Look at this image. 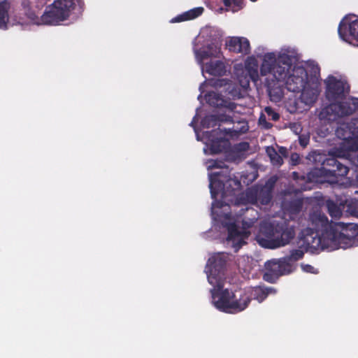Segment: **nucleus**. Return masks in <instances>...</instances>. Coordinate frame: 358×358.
Here are the masks:
<instances>
[{
  "label": "nucleus",
  "instance_id": "nucleus-1",
  "mask_svg": "<svg viewBox=\"0 0 358 358\" xmlns=\"http://www.w3.org/2000/svg\"><path fill=\"white\" fill-rule=\"evenodd\" d=\"M210 289L212 302L214 306L222 312L234 314L245 310L250 303L248 296L241 295V290L238 296L228 289H224L223 280L212 285Z\"/></svg>",
  "mask_w": 358,
  "mask_h": 358
},
{
  "label": "nucleus",
  "instance_id": "nucleus-2",
  "mask_svg": "<svg viewBox=\"0 0 358 358\" xmlns=\"http://www.w3.org/2000/svg\"><path fill=\"white\" fill-rule=\"evenodd\" d=\"M294 236V228L285 222H266L260 226L257 241L265 248L275 249L287 245Z\"/></svg>",
  "mask_w": 358,
  "mask_h": 358
},
{
  "label": "nucleus",
  "instance_id": "nucleus-3",
  "mask_svg": "<svg viewBox=\"0 0 358 358\" xmlns=\"http://www.w3.org/2000/svg\"><path fill=\"white\" fill-rule=\"evenodd\" d=\"M291 62L290 57L286 54L276 57L273 52L266 53L260 68L261 73L263 76L271 74L276 81H284L289 75Z\"/></svg>",
  "mask_w": 358,
  "mask_h": 358
},
{
  "label": "nucleus",
  "instance_id": "nucleus-4",
  "mask_svg": "<svg viewBox=\"0 0 358 358\" xmlns=\"http://www.w3.org/2000/svg\"><path fill=\"white\" fill-rule=\"evenodd\" d=\"M329 227L332 249L347 248L358 245V224L343 222L332 223Z\"/></svg>",
  "mask_w": 358,
  "mask_h": 358
},
{
  "label": "nucleus",
  "instance_id": "nucleus-5",
  "mask_svg": "<svg viewBox=\"0 0 358 358\" xmlns=\"http://www.w3.org/2000/svg\"><path fill=\"white\" fill-rule=\"evenodd\" d=\"M212 166L213 168H221L220 171L213 172L210 173L209 176V187L213 198H215L219 194L220 192H222V195L227 193L229 194H233L235 188L229 189L232 184L236 188L240 187L241 182L237 178H231V174L227 166H222L216 162H214Z\"/></svg>",
  "mask_w": 358,
  "mask_h": 358
},
{
  "label": "nucleus",
  "instance_id": "nucleus-6",
  "mask_svg": "<svg viewBox=\"0 0 358 358\" xmlns=\"http://www.w3.org/2000/svg\"><path fill=\"white\" fill-rule=\"evenodd\" d=\"M319 233L310 228L303 229L299 236V248H303L305 251L319 249L333 250L331 237H334V236L330 234L329 228L321 233L320 235Z\"/></svg>",
  "mask_w": 358,
  "mask_h": 358
},
{
  "label": "nucleus",
  "instance_id": "nucleus-7",
  "mask_svg": "<svg viewBox=\"0 0 358 358\" xmlns=\"http://www.w3.org/2000/svg\"><path fill=\"white\" fill-rule=\"evenodd\" d=\"M80 0H54L46 7L41 16L42 22L45 24H57L67 20L74 9L76 1Z\"/></svg>",
  "mask_w": 358,
  "mask_h": 358
},
{
  "label": "nucleus",
  "instance_id": "nucleus-8",
  "mask_svg": "<svg viewBox=\"0 0 358 358\" xmlns=\"http://www.w3.org/2000/svg\"><path fill=\"white\" fill-rule=\"evenodd\" d=\"M358 111V98L352 97L349 101L331 103L322 109L319 117L328 122H334L338 118L349 116Z\"/></svg>",
  "mask_w": 358,
  "mask_h": 358
},
{
  "label": "nucleus",
  "instance_id": "nucleus-9",
  "mask_svg": "<svg viewBox=\"0 0 358 358\" xmlns=\"http://www.w3.org/2000/svg\"><path fill=\"white\" fill-rule=\"evenodd\" d=\"M278 180L276 176L270 177L264 185H255L245 191V199L252 204L268 205L272 200L273 191Z\"/></svg>",
  "mask_w": 358,
  "mask_h": 358
},
{
  "label": "nucleus",
  "instance_id": "nucleus-10",
  "mask_svg": "<svg viewBox=\"0 0 358 358\" xmlns=\"http://www.w3.org/2000/svg\"><path fill=\"white\" fill-rule=\"evenodd\" d=\"M307 73L303 68H299L294 70L292 74H289L285 80L286 88L289 92L301 93V99L307 104L313 103L316 100V96L313 94L308 98V92L305 91L304 88L307 84Z\"/></svg>",
  "mask_w": 358,
  "mask_h": 358
},
{
  "label": "nucleus",
  "instance_id": "nucleus-11",
  "mask_svg": "<svg viewBox=\"0 0 358 358\" xmlns=\"http://www.w3.org/2000/svg\"><path fill=\"white\" fill-rule=\"evenodd\" d=\"M266 271L264 280L273 282L280 276L289 274L295 269L294 265L284 257L278 260H271L266 264Z\"/></svg>",
  "mask_w": 358,
  "mask_h": 358
},
{
  "label": "nucleus",
  "instance_id": "nucleus-12",
  "mask_svg": "<svg viewBox=\"0 0 358 358\" xmlns=\"http://www.w3.org/2000/svg\"><path fill=\"white\" fill-rule=\"evenodd\" d=\"M227 264V257L223 254H217L208 259V280L210 285L223 280Z\"/></svg>",
  "mask_w": 358,
  "mask_h": 358
},
{
  "label": "nucleus",
  "instance_id": "nucleus-13",
  "mask_svg": "<svg viewBox=\"0 0 358 358\" xmlns=\"http://www.w3.org/2000/svg\"><path fill=\"white\" fill-rule=\"evenodd\" d=\"M326 96L329 101L342 99L349 92L350 86L343 80L330 76L326 80Z\"/></svg>",
  "mask_w": 358,
  "mask_h": 358
},
{
  "label": "nucleus",
  "instance_id": "nucleus-14",
  "mask_svg": "<svg viewBox=\"0 0 358 358\" xmlns=\"http://www.w3.org/2000/svg\"><path fill=\"white\" fill-rule=\"evenodd\" d=\"M229 133V131L227 129L222 130L219 127L204 133L205 137L208 141L207 145L209 147L211 154H219L225 150L227 141L224 136Z\"/></svg>",
  "mask_w": 358,
  "mask_h": 358
},
{
  "label": "nucleus",
  "instance_id": "nucleus-15",
  "mask_svg": "<svg viewBox=\"0 0 358 358\" xmlns=\"http://www.w3.org/2000/svg\"><path fill=\"white\" fill-rule=\"evenodd\" d=\"M224 227L228 231L227 242L231 243L232 247L235 248V251H238L245 243L243 238L247 237L246 233L239 231L235 222L226 223Z\"/></svg>",
  "mask_w": 358,
  "mask_h": 358
},
{
  "label": "nucleus",
  "instance_id": "nucleus-16",
  "mask_svg": "<svg viewBox=\"0 0 358 358\" xmlns=\"http://www.w3.org/2000/svg\"><path fill=\"white\" fill-rule=\"evenodd\" d=\"M309 224L311 226L310 229L315 231L322 233L329 229L334 222H329L327 217L321 211L315 210L309 215Z\"/></svg>",
  "mask_w": 358,
  "mask_h": 358
},
{
  "label": "nucleus",
  "instance_id": "nucleus-17",
  "mask_svg": "<svg viewBox=\"0 0 358 358\" xmlns=\"http://www.w3.org/2000/svg\"><path fill=\"white\" fill-rule=\"evenodd\" d=\"M241 295L248 296L250 302L252 299L257 300L259 303L263 302L270 294H275L276 290L273 287L266 286H257L248 290H241Z\"/></svg>",
  "mask_w": 358,
  "mask_h": 358
},
{
  "label": "nucleus",
  "instance_id": "nucleus-18",
  "mask_svg": "<svg viewBox=\"0 0 358 358\" xmlns=\"http://www.w3.org/2000/svg\"><path fill=\"white\" fill-rule=\"evenodd\" d=\"M227 46L230 52L248 55L250 52V45L248 38L244 37H231Z\"/></svg>",
  "mask_w": 358,
  "mask_h": 358
},
{
  "label": "nucleus",
  "instance_id": "nucleus-19",
  "mask_svg": "<svg viewBox=\"0 0 358 358\" xmlns=\"http://www.w3.org/2000/svg\"><path fill=\"white\" fill-rule=\"evenodd\" d=\"M219 122H231L233 123L234 120L231 116L220 113V114H212L206 115L202 120V125L205 128L215 127L220 126Z\"/></svg>",
  "mask_w": 358,
  "mask_h": 358
},
{
  "label": "nucleus",
  "instance_id": "nucleus-20",
  "mask_svg": "<svg viewBox=\"0 0 358 358\" xmlns=\"http://www.w3.org/2000/svg\"><path fill=\"white\" fill-rule=\"evenodd\" d=\"M219 53L220 48L214 43L208 44L207 46L195 51L196 57L200 63L208 58L217 57Z\"/></svg>",
  "mask_w": 358,
  "mask_h": 358
},
{
  "label": "nucleus",
  "instance_id": "nucleus-21",
  "mask_svg": "<svg viewBox=\"0 0 358 358\" xmlns=\"http://www.w3.org/2000/svg\"><path fill=\"white\" fill-rule=\"evenodd\" d=\"M205 68L206 73L211 76H222L224 75L226 72L224 62L220 60L210 61V62L206 63Z\"/></svg>",
  "mask_w": 358,
  "mask_h": 358
},
{
  "label": "nucleus",
  "instance_id": "nucleus-22",
  "mask_svg": "<svg viewBox=\"0 0 358 358\" xmlns=\"http://www.w3.org/2000/svg\"><path fill=\"white\" fill-rule=\"evenodd\" d=\"M204 8L203 7H196L190 9L171 20L172 22H180L186 20L195 19L200 16L203 13Z\"/></svg>",
  "mask_w": 358,
  "mask_h": 358
},
{
  "label": "nucleus",
  "instance_id": "nucleus-23",
  "mask_svg": "<svg viewBox=\"0 0 358 358\" xmlns=\"http://www.w3.org/2000/svg\"><path fill=\"white\" fill-rule=\"evenodd\" d=\"M9 9L10 3L8 0L0 1V29H7V24L9 20Z\"/></svg>",
  "mask_w": 358,
  "mask_h": 358
},
{
  "label": "nucleus",
  "instance_id": "nucleus-24",
  "mask_svg": "<svg viewBox=\"0 0 358 358\" xmlns=\"http://www.w3.org/2000/svg\"><path fill=\"white\" fill-rule=\"evenodd\" d=\"M285 208L291 215H297L303 208V201L299 199H294L285 203Z\"/></svg>",
  "mask_w": 358,
  "mask_h": 358
},
{
  "label": "nucleus",
  "instance_id": "nucleus-25",
  "mask_svg": "<svg viewBox=\"0 0 358 358\" xmlns=\"http://www.w3.org/2000/svg\"><path fill=\"white\" fill-rule=\"evenodd\" d=\"M207 103L213 107H221L224 105V99H223L220 94L215 92H210L206 95Z\"/></svg>",
  "mask_w": 358,
  "mask_h": 358
},
{
  "label": "nucleus",
  "instance_id": "nucleus-26",
  "mask_svg": "<svg viewBox=\"0 0 358 358\" xmlns=\"http://www.w3.org/2000/svg\"><path fill=\"white\" fill-rule=\"evenodd\" d=\"M328 213L333 218H338L342 215V212L338 205L331 200L327 201Z\"/></svg>",
  "mask_w": 358,
  "mask_h": 358
},
{
  "label": "nucleus",
  "instance_id": "nucleus-27",
  "mask_svg": "<svg viewBox=\"0 0 358 358\" xmlns=\"http://www.w3.org/2000/svg\"><path fill=\"white\" fill-rule=\"evenodd\" d=\"M301 249L302 248L292 250L290 254L287 256H285V257L288 259V261L294 264V262L303 257L304 252Z\"/></svg>",
  "mask_w": 358,
  "mask_h": 358
},
{
  "label": "nucleus",
  "instance_id": "nucleus-28",
  "mask_svg": "<svg viewBox=\"0 0 358 358\" xmlns=\"http://www.w3.org/2000/svg\"><path fill=\"white\" fill-rule=\"evenodd\" d=\"M223 3L224 6L235 12L242 8L243 0H223Z\"/></svg>",
  "mask_w": 358,
  "mask_h": 358
},
{
  "label": "nucleus",
  "instance_id": "nucleus-29",
  "mask_svg": "<svg viewBox=\"0 0 358 358\" xmlns=\"http://www.w3.org/2000/svg\"><path fill=\"white\" fill-rule=\"evenodd\" d=\"M349 36L358 41V20L348 23Z\"/></svg>",
  "mask_w": 358,
  "mask_h": 358
},
{
  "label": "nucleus",
  "instance_id": "nucleus-30",
  "mask_svg": "<svg viewBox=\"0 0 358 358\" xmlns=\"http://www.w3.org/2000/svg\"><path fill=\"white\" fill-rule=\"evenodd\" d=\"M268 155L273 165L281 166L283 164L282 157L278 154L274 148L271 149V151L268 152Z\"/></svg>",
  "mask_w": 358,
  "mask_h": 358
},
{
  "label": "nucleus",
  "instance_id": "nucleus-31",
  "mask_svg": "<svg viewBox=\"0 0 358 358\" xmlns=\"http://www.w3.org/2000/svg\"><path fill=\"white\" fill-rule=\"evenodd\" d=\"M342 157H345V159H350L352 163L358 168V150L347 151L343 153Z\"/></svg>",
  "mask_w": 358,
  "mask_h": 358
},
{
  "label": "nucleus",
  "instance_id": "nucleus-32",
  "mask_svg": "<svg viewBox=\"0 0 358 358\" xmlns=\"http://www.w3.org/2000/svg\"><path fill=\"white\" fill-rule=\"evenodd\" d=\"M246 70L252 81L255 82L258 80L259 74L257 64H254L253 66H250L249 64H247Z\"/></svg>",
  "mask_w": 358,
  "mask_h": 358
},
{
  "label": "nucleus",
  "instance_id": "nucleus-33",
  "mask_svg": "<svg viewBox=\"0 0 358 358\" xmlns=\"http://www.w3.org/2000/svg\"><path fill=\"white\" fill-rule=\"evenodd\" d=\"M338 34L343 39L349 36L348 23L341 21L338 29Z\"/></svg>",
  "mask_w": 358,
  "mask_h": 358
},
{
  "label": "nucleus",
  "instance_id": "nucleus-34",
  "mask_svg": "<svg viewBox=\"0 0 358 358\" xmlns=\"http://www.w3.org/2000/svg\"><path fill=\"white\" fill-rule=\"evenodd\" d=\"M310 141V136L308 134H301L299 136V142L301 147L305 148Z\"/></svg>",
  "mask_w": 358,
  "mask_h": 358
},
{
  "label": "nucleus",
  "instance_id": "nucleus-35",
  "mask_svg": "<svg viewBox=\"0 0 358 358\" xmlns=\"http://www.w3.org/2000/svg\"><path fill=\"white\" fill-rule=\"evenodd\" d=\"M265 111L267 115L271 117L273 121H277L280 118V115L278 113L275 112L271 107H266Z\"/></svg>",
  "mask_w": 358,
  "mask_h": 358
},
{
  "label": "nucleus",
  "instance_id": "nucleus-36",
  "mask_svg": "<svg viewBox=\"0 0 358 358\" xmlns=\"http://www.w3.org/2000/svg\"><path fill=\"white\" fill-rule=\"evenodd\" d=\"M301 162V157L296 152H293L290 155V165L291 166H296Z\"/></svg>",
  "mask_w": 358,
  "mask_h": 358
},
{
  "label": "nucleus",
  "instance_id": "nucleus-37",
  "mask_svg": "<svg viewBox=\"0 0 358 358\" xmlns=\"http://www.w3.org/2000/svg\"><path fill=\"white\" fill-rule=\"evenodd\" d=\"M292 178L294 180H296V181H298V180L305 181L306 179V177L305 175H300L296 171H294L292 173Z\"/></svg>",
  "mask_w": 358,
  "mask_h": 358
},
{
  "label": "nucleus",
  "instance_id": "nucleus-38",
  "mask_svg": "<svg viewBox=\"0 0 358 358\" xmlns=\"http://www.w3.org/2000/svg\"><path fill=\"white\" fill-rule=\"evenodd\" d=\"M221 107L227 108L229 109L230 110L233 111L234 110L236 109V104L234 102H230V101L228 102L224 100V105H222Z\"/></svg>",
  "mask_w": 358,
  "mask_h": 358
},
{
  "label": "nucleus",
  "instance_id": "nucleus-39",
  "mask_svg": "<svg viewBox=\"0 0 358 358\" xmlns=\"http://www.w3.org/2000/svg\"><path fill=\"white\" fill-rule=\"evenodd\" d=\"M301 267L303 270L306 272L314 273H315V268L310 265V264H302Z\"/></svg>",
  "mask_w": 358,
  "mask_h": 358
},
{
  "label": "nucleus",
  "instance_id": "nucleus-40",
  "mask_svg": "<svg viewBox=\"0 0 358 358\" xmlns=\"http://www.w3.org/2000/svg\"><path fill=\"white\" fill-rule=\"evenodd\" d=\"M254 223H255V221L253 220H250V221L243 220V222H242L243 228L244 229H249L252 227Z\"/></svg>",
  "mask_w": 358,
  "mask_h": 358
},
{
  "label": "nucleus",
  "instance_id": "nucleus-41",
  "mask_svg": "<svg viewBox=\"0 0 358 358\" xmlns=\"http://www.w3.org/2000/svg\"><path fill=\"white\" fill-rule=\"evenodd\" d=\"M229 93L233 96L234 99H239L241 97L240 91H237L236 90L232 89Z\"/></svg>",
  "mask_w": 358,
  "mask_h": 358
},
{
  "label": "nucleus",
  "instance_id": "nucleus-42",
  "mask_svg": "<svg viewBox=\"0 0 358 358\" xmlns=\"http://www.w3.org/2000/svg\"><path fill=\"white\" fill-rule=\"evenodd\" d=\"M259 122H260V123H262V122H265V123H266V127H266V129H269V128H271V126H272V124H271V123H267V122H266V117H265L263 114L260 116V117H259Z\"/></svg>",
  "mask_w": 358,
  "mask_h": 358
},
{
  "label": "nucleus",
  "instance_id": "nucleus-43",
  "mask_svg": "<svg viewBox=\"0 0 358 358\" xmlns=\"http://www.w3.org/2000/svg\"><path fill=\"white\" fill-rule=\"evenodd\" d=\"M238 149L239 150H247L248 147H249V144L248 143H241L240 144H238Z\"/></svg>",
  "mask_w": 358,
  "mask_h": 358
},
{
  "label": "nucleus",
  "instance_id": "nucleus-44",
  "mask_svg": "<svg viewBox=\"0 0 358 358\" xmlns=\"http://www.w3.org/2000/svg\"><path fill=\"white\" fill-rule=\"evenodd\" d=\"M322 171V170H321V169H319V170H318V171ZM317 171H316L314 173H317Z\"/></svg>",
  "mask_w": 358,
  "mask_h": 358
},
{
  "label": "nucleus",
  "instance_id": "nucleus-45",
  "mask_svg": "<svg viewBox=\"0 0 358 358\" xmlns=\"http://www.w3.org/2000/svg\"><path fill=\"white\" fill-rule=\"evenodd\" d=\"M353 122H355L356 124H357H357H358L357 120H354Z\"/></svg>",
  "mask_w": 358,
  "mask_h": 358
}]
</instances>
